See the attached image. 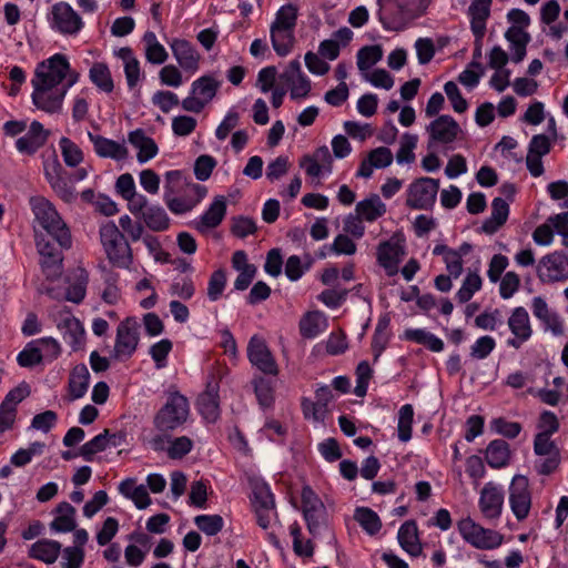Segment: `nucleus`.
I'll return each mask as SVG.
<instances>
[{
    "instance_id": "57",
    "label": "nucleus",
    "mask_w": 568,
    "mask_h": 568,
    "mask_svg": "<svg viewBox=\"0 0 568 568\" xmlns=\"http://www.w3.org/2000/svg\"><path fill=\"white\" fill-rule=\"evenodd\" d=\"M194 524L205 535L215 536L223 529L224 519L220 515H197Z\"/></svg>"
},
{
    "instance_id": "61",
    "label": "nucleus",
    "mask_w": 568,
    "mask_h": 568,
    "mask_svg": "<svg viewBox=\"0 0 568 568\" xmlns=\"http://www.w3.org/2000/svg\"><path fill=\"white\" fill-rule=\"evenodd\" d=\"M61 568H81L84 562V549L68 546L61 548Z\"/></svg>"
},
{
    "instance_id": "26",
    "label": "nucleus",
    "mask_w": 568,
    "mask_h": 568,
    "mask_svg": "<svg viewBox=\"0 0 568 568\" xmlns=\"http://www.w3.org/2000/svg\"><path fill=\"white\" fill-rule=\"evenodd\" d=\"M170 48L184 71L195 73L199 70L200 54L191 42L184 39H173Z\"/></svg>"
},
{
    "instance_id": "4",
    "label": "nucleus",
    "mask_w": 568,
    "mask_h": 568,
    "mask_svg": "<svg viewBox=\"0 0 568 568\" xmlns=\"http://www.w3.org/2000/svg\"><path fill=\"white\" fill-rule=\"evenodd\" d=\"M100 239L109 261L118 267H129L133 258L132 248L114 222L100 227Z\"/></svg>"
},
{
    "instance_id": "30",
    "label": "nucleus",
    "mask_w": 568,
    "mask_h": 568,
    "mask_svg": "<svg viewBox=\"0 0 568 568\" xmlns=\"http://www.w3.org/2000/svg\"><path fill=\"white\" fill-rule=\"evenodd\" d=\"M332 156L327 146L318 148L313 156H304L301 161V166L305 170V173L312 178H318L323 170L327 173L332 172Z\"/></svg>"
},
{
    "instance_id": "54",
    "label": "nucleus",
    "mask_w": 568,
    "mask_h": 568,
    "mask_svg": "<svg viewBox=\"0 0 568 568\" xmlns=\"http://www.w3.org/2000/svg\"><path fill=\"white\" fill-rule=\"evenodd\" d=\"M253 386L258 404L263 408L272 406L274 403V387L272 382L258 376L253 379Z\"/></svg>"
},
{
    "instance_id": "58",
    "label": "nucleus",
    "mask_w": 568,
    "mask_h": 568,
    "mask_svg": "<svg viewBox=\"0 0 568 568\" xmlns=\"http://www.w3.org/2000/svg\"><path fill=\"white\" fill-rule=\"evenodd\" d=\"M356 386L354 394L358 397H364L367 393L369 381L373 376V369L371 368L367 361H362L355 371Z\"/></svg>"
},
{
    "instance_id": "63",
    "label": "nucleus",
    "mask_w": 568,
    "mask_h": 568,
    "mask_svg": "<svg viewBox=\"0 0 568 568\" xmlns=\"http://www.w3.org/2000/svg\"><path fill=\"white\" fill-rule=\"evenodd\" d=\"M444 91L452 103L455 112L464 113L468 109L467 100L462 95L458 85L454 81H448L444 85Z\"/></svg>"
},
{
    "instance_id": "48",
    "label": "nucleus",
    "mask_w": 568,
    "mask_h": 568,
    "mask_svg": "<svg viewBox=\"0 0 568 568\" xmlns=\"http://www.w3.org/2000/svg\"><path fill=\"white\" fill-rule=\"evenodd\" d=\"M110 432L104 429L102 433L94 436L91 440L83 444L80 448L79 455L87 462H92L95 454L104 452L110 447Z\"/></svg>"
},
{
    "instance_id": "51",
    "label": "nucleus",
    "mask_w": 568,
    "mask_h": 568,
    "mask_svg": "<svg viewBox=\"0 0 568 568\" xmlns=\"http://www.w3.org/2000/svg\"><path fill=\"white\" fill-rule=\"evenodd\" d=\"M43 361L42 349L37 339L29 342L18 354L17 362L21 367H33Z\"/></svg>"
},
{
    "instance_id": "53",
    "label": "nucleus",
    "mask_w": 568,
    "mask_h": 568,
    "mask_svg": "<svg viewBox=\"0 0 568 568\" xmlns=\"http://www.w3.org/2000/svg\"><path fill=\"white\" fill-rule=\"evenodd\" d=\"M414 418V408L410 404H405L399 408L397 435L398 439L407 443L412 438V425Z\"/></svg>"
},
{
    "instance_id": "39",
    "label": "nucleus",
    "mask_w": 568,
    "mask_h": 568,
    "mask_svg": "<svg viewBox=\"0 0 568 568\" xmlns=\"http://www.w3.org/2000/svg\"><path fill=\"white\" fill-rule=\"evenodd\" d=\"M197 409L206 422H216L220 416L217 392L212 388L202 393L197 398Z\"/></svg>"
},
{
    "instance_id": "17",
    "label": "nucleus",
    "mask_w": 568,
    "mask_h": 568,
    "mask_svg": "<svg viewBox=\"0 0 568 568\" xmlns=\"http://www.w3.org/2000/svg\"><path fill=\"white\" fill-rule=\"evenodd\" d=\"M140 324L135 317H128L116 328L114 354L116 357H131L139 344Z\"/></svg>"
},
{
    "instance_id": "37",
    "label": "nucleus",
    "mask_w": 568,
    "mask_h": 568,
    "mask_svg": "<svg viewBox=\"0 0 568 568\" xmlns=\"http://www.w3.org/2000/svg\"><path fill=\"white\" fill-rule=\"evenodd\" d=\"M90 383V373L84 364L73 367L69 377V396L71 400L82 398L88 392Z\"/></svg>"
},
{
    "instance_id": "55",
    "label": "nucleus",
    "mask_w": 568,
    "mask_h": 568,
    "mask_svg": "<svg viewBox=\"0 0 568 568\" xmlns=\"http://www.w3.org/2000/svg\"><path fill=\"white\" fill-rule=\"evenodd\" d=\"M357 68L366 71L375 65L383 58V49L381 45H366L357 52Z\"/></svg>"
},
{
    "instance_id": "34",
    "label": "nucleus",
    "mask_w": 568,
    "mask_h": 568,
    "mask_svg": "<svg viewBox=\"0 0 568 568\" xmlns=\"http://www.w3.org/2000/svg\"><path fill=\"white\" fill-rule=\"evenodd\" d=\"M509 215V204L501 197H495L491 202V213L481 224V231L486 234L496 233L504 225Z\"/></svg>"
},
{
    "instance_id": "59",
    "label": "nucleus",
    "mask_w": 568,
    "mask_h": 568,
    "mask_svg": "<svg viewBox=\"0 0 568 568\" xmlns=\"http://www.w3.org/2000/svg\"><path fill=\"white\" fill-rule=\"evenodd\" d=\"M193 449V440L187 436L172 438L166 454L171 459H181Z\"/></svg>"
},
{
    "instance_id": "27",
    "label": "nucleus",
    "mask_w": 568,
    "mask_h": 568,
    "mask_svg": "<svg viewBox=\"0 0 568 568\" xmlns=\"http://www.w3.org/2000/svg\"><path fill=\"white\" fill-rule=\"evenodd\" d=\"M88 138L93 144L94 152L98 156L122 161L128 156V149L124 142H118L99 134L88 132Z\"/></svg>"
},
{
    "instance_id": "9",
    "label": "nucleus",
    "mask_w": 568,
    "mask_h": 568,
    "mask_svg": "<svg viewBox=\"0 0 568 568\" xmlns=\"http://www.w3.org/2000/svg\"><path fill=\"white\" fill-rule=\"evenodd\" d=\"M508 503L513 515L518 521L528 518L531 506L532 496L529 480L524 475H515L508 487Z\"/></svg>"
},
{
    "instance_id": "43",
    "label": "nucleus",
    "mask_w": 568,
    "mask_h": 568,
    "mask_svg": "<svg viewBox=\"0 0 568 568\" xmlns=\"http://www.w3.org/2000/svg\"><path fill=\"white\" fill-rule=\"evenodd\" d=\"M89 275L85 270L78 268L73 273V281L67 287L64 300L74 304H80L87 294Z\"/></svg>"
},
{
    "instance_id": "16",
    "label": "nucleus",
    "mask_w": 568,
    "mask_h": 568,
    "mask_svg": "<svg viewBox=\"0 0 568 568\" xmlns=\"http://www.w3.org/2000/svg\"><path fill=\"white\" fill-rule=\"evenodd\" d=\"M247 357L250 363L262 373L272 376L278 374L277 363L262 337L257 335L251 337L247 344Z\"/></svg>"
},
{
    "instance_id": "3",
    "label": "nucleus",
    "mask_w": 568,
    "mask_h": 568,
    "mask_svg": "<svg viewBox=\"0 0 568 568\" xmlns=\"http://www.w3.org/2000/svg\"><path fill=\"white\" fill-rule=\"evenodd\" d=\"M181 178L180 171H169L165 174L166 184L164 186V202L169 210L174 214H184L195 207L205 196L207 190L204 185L192 183L186 186L183 195H175L172 186L173 181Z\"/></svg>"
},
{
    "instance_id": "14",
    "label": "nucleus",
    "mask_w": 568,
    "mask_h": 568,
    "mask_svg": "<svg viewBox=\"0 0 568 568\" xmlns=\"http://www.w3.org/2000/svg\"><path fill=\"white\" fill-rule=\"evenodd\" d=\"M30 386L22 382L10 389L0 404V433L10 430L17 419L18 405L30 395Z\"/></svg>"
},
{
    "instance_id": "36",
    "label": "nucleus",
    "mask_w": 568,
    "mask_h": 568,
    "mask_svg": "<svg viewBox=\"0 0 568 568\" xmlns=\"http://www.w3.org/2000/svg\"><path fill=\"white\" fill-rule=\"evenodd\" d=\"M115 54L123 61L124 74L129 89L135 88L143 77L140 61L134 55L133 50L129 47L119 49Z\"/></svg>"
},
{
    "instance_id": "15",
    "label": "nucleus",
    "mask_w": 568,
    "mask_h": 568,
    "mask_svg": "<svg viewBox=\"0 0 568 568\" xmlns=\"http://www.w3.org/2000/svg\"><path fill=\"white\" fill-rule=\"evenodd\" d=\"M537 275L544 283L568 280V254L556 251L545 255L539 261Z\"/></svg>"
},
{
    "instance_id": "23",
    "label": "nucleus",
    "mask_w": 568,
    "mask_h": 568,
    "mask_svg": "<svg viewBox=\"0 0 568 568\" xmlns=\"http://www.w3.org/2000/svg\"><path fill=\"white\" fill-rule=\"evenodd\" d=\"M280 78L290 87L292 99L305 98L311 91V81L303 73L298 59L292 60Z\"/></svg>"
},
{
    "instance_id": "38",
    "label": "nucleus",
    "mask_w": 568,
    "mask_h": 568,
    "mask_svg": "<svg viewBox=\"0 0 568 568\" xmlns=\"http://www.w3.org/2000/svg\"><path fill=\"white\" fill-rule=\"evenodd\" d=\"M505 38L509 42V48L513 52V62H521L526 57L527 44L531 40L530 34L526 30L509 27L505 32Z\"/></svg>"
},
{
    "instance_id": "24",
    "label": "nucleus",
    "mask_w": 568,
    "mask_h": 568,
    "mask_svg": "<svg viewBox=\"0 0 568 568\" xmlns=\"http://www.w3.org/2000/svg\"><path fill=\"white\" fill-rule=\"evenodd\" d=\"M493 0H473L467 9L470 30L475 37V43L480 44L486 33V24L490 17Z\"/></svg>"
},
{
    "instance_id": "11",
    "label": "nucleus",
    "mask_w": 568,
    "mask_h": 568,
    "mask_svg": "<svg viewBox=\"0 0 568 568\" xmlns=\"http://www.w3.org/2000/svg\"><path fill=\"white\" fill-rule=\"evenodd\" d=\"M33 91L31 100L33 105L48 114H59L63 109V101L67 95L62 87H50L31 83Z\"/></svg>"
},
{
    "instance_id": "20",
    "label": "nucleus",
    "mask_w": 568,
    "mask_h": 568,
    "mask_svg": "<svg viewBox=\"0 0 568 568\" xmlns=\"http://www.w3.org/2000/svg\"><path fill=\"white\" fill-rule=\"evenodd\" d=\"M63 172L64 170L57 155H53L51 161H45L43 164V173L47 182L62 200L70 202L74 199L75 191L68 179L63 176Z\"/></svg>"
},
{
    "instance_id": "31",
    "label": "nucleus",
    "mask_w": 568,
    "mask_h": 568,
    "mask_svg": "<svg viewBox=\"0 0 568 568\" xmlns=\"http://www.w3.org/2000/svg\"><path fill=\"white\" fill-rule=\"evenodd\" d=\"M61 552V544L53 539L42 538L33 542L29 548V557L45 565L54 564Z\"/></svg>"
},
{
    "instance_id": "6",
    "label": "nucleus",
    "mask_w": 568,
    "mask_h": 568,
    "mask_svg": "<svg viewBox=\"0 0 568 568\" xmlns=\"http://www.w3.org/2000/svg\"><path fill=\"white\" fill-rule=\"evenodd\" d=\"M457 528L463 539L477 549H495L503 544L501 534L484 528L470 517L460 519Z\"/></svg>"
},
{
    "instance_id": "28",
    "label": "nucleus",
    "mask_w": 568,
    "mask_h": 568,
    "mask_svg": "<svg viewBox=\"0 0 568 568\" xmlns=\"http://www.w3.org/2000/svg\"><path fill=\"white\" fill-rule=\"evenodd\" d=\"M226 214V199L223 195L214 197L209 209L200 216L196 223L199 231L204 232L206 230L217 227Z\"/></svg>"
},
{
    "instance_id": "42",
    "label": "nucleus",
    "mask_w": 568,
    "mask_h": 568,
    "mask_svg": "<svg viewBox=\"0 0 568 568\" xmlns=\"http://www.w3.org/2000/svg\"><path fill=\"white\" fill-rule=\"evenodd\" d=\"M140 219L143 221L144 225L153 232H162L170 226L168 213L158 204H151Z\"/></svg>"
},
{
    "instance_id": "32",
    "label": "nucleus",
    "mask_w": 568,
    "mask_h": 568,
    "mask_svg": "<svg viewBox=\"0 0 568 568\" xmlns=\"http://www.w3.org/2000/svg\"><path fill=\"white\" fill-rule=\"evenodd\" d=\"M129 142L139 150L138 161L145 163L158 154V145L154 140L145 134L142 129L131 131L128 135Z\"/></svg>"
},
{
    "instance_id": "52",
    "label": "nucleus",
    "mask_w": 568,
    "mask_h": 568,
    "mask_svg": "<svg viewBox=\"0 0 568 568\" xmlns=\"http://www.w3.org/2000/svg\"><path fill=\"white\" fill-rule=\"evenodd\" d=\"M418 138L415 134L404 133L400 139L399 149L396 153L398 164H410L415 161L414 150L417 146Z\"/></svg>"
},
{
    "instance_id": "29",
    "label": "nucleus",
    "mask_w": 568,
    "mask_h": 568,
    "mask_svg": "<svg viewBox=\"0 0 568 568\" xmlns=\"http://www.w3.org/2000/svg\"><path fill=\"white\" fill-rule=\"evenodd\" d=\"M75 508L67 503L61 501L54 509V518L50 523V530L53 532H71L77 528Z\"/></svg>"
},
{
    "instance_id": "1",
    "label": "nucleus",
    "mask_w": 568,
    "mask_h": 568,
    "mask_svg": "<svg viewBox=\"0 0 568 568\" xmlns=\"http://www.w3.org/2000/svg\"><path fill=\"white\" fill-rule=\"evenodd\" d=\"M33 215L32 231L40 266L48 280H55L62 273L63 250L72 246L69 226L51 201L42 195L29 197Z\"/></svg>"
},
{
    "instance_id": "46",
    "label": "nucleus",
    "mask_w": 568,
    "mask_h": 568,
    "mask_svg": "<svg viewBox=\"0 0 568 568\" xmlns=\"http://www.w3.org/2000/svg\"><path fill=\"white\" fill-rule=\"evenodd\" d=\"M294 39L293 29L271 27L272 45L280 57H285L292 51Z\"/></svg>"
},
{
    "instance_id": "62",
    "label": "nucleus",
    "mask_w": 568,
    "mask_h": 568,
    "mask_svg": "<svg viewBox=\"0 0 568 568\" xmlns=\"http://www.w3.org/2000/svg\"><path fill=\"white\" fill-rule=\"evenodd\" d=\"M226 286V274L224 270L214 271L209 280L207 284V297L210 301H217Z\"/></svg>"
},
{
    "instance_id": "56",
    "label": "nucleus",
    "mask_w": 568,
    "mask_h": 568,
    "mask_svg": "<svg viewBox=\"0 0 568 568\" xmlns=\"http://www.w3.org/2000/svg\"><path fill=\"white\" fill-rule=\"evenodd\" d=\"M481 285L483 281L478 273H468L456 293V298L462 304L468 302L481 288Z\"/></svg>"
},
{
    "instance_id": "44",
    "label": "nucleus",
    "mask_w": 568,
    "mask_h": 568,
    "mask_svg": "<svg viewBox=\"0 0 568 568\" xmlns=\"http://www.w3.org/2000/svg\"><path fill=\"white\" fill-rule=\"evenodd\" d=\"M89 79L101 92L111 93L114 89L111 71L103 62H94L92 64L89 70Z\"/></svg>"
},
{
    "instance_id": "45",
    "label": "nucleus",
    "mask_w": 568,
    "mask_h": 568,
    "mask_svg": "<svg viewBox=\"0 0 568 568\" xmlns=\"http://www.w3.org/2000/svg\"><path fill=\"white\" fill-rule=\"evenodd\" d=\"M404 335L407 341L424 345L432 352L439 353L444 349V342L424 328H409Z\"/></svg>"
},
{
    "instance_id": "5",
    "label": "nucleus",
    "mask_w": 568,
    "mask_h": 568,
    "mask_svg": "<svg viewBox=\"0 0 568 568\" xmlns=\"http://www.w3.org/2000/svg\"><path fill=\"white\" fill-rule=\"evenodd\" d=\"M393 4L397 9V14L388 18L384 17L379 10V20L386 30L398 31L403 29L405 19H416L423 17L433 0H378L379 6Z\"/></svg>"
},
{
    "instance_id": "21",
    "label": "nucleus",
    "mask_w": 568,
    "mask_h": 568,
    "mask_svg": "<svg viewBox=\"0 0 568 568\" xmlns=\"http://www.w3.org/2000/svg\"><path fill=\"white\" fill-rule=\"evenodd\" d=\"M405 255V247L394 237L383 241L377 246L376 258L381 267H383L388 276L398 273V266Z\"/></svg>"
},
{
    "instance_id": "40",
    "label": "nucleus",
    "mask_w": 568,
    "mask_h": 568,
    "mask_svg": "<svg viewBox=\"0 0 568 568\" xmlns=\"http://www.w3.org/2000/svg\"><path fill=\"white\" fill-rule=\"evenodd\" d=\"M356 212L363 220L374 222L386 213V205L377 194H372L356 204Z\"/></svg>"
},
{
    "instance_id": "49",
    "label": "nucleus",
    "mask_w": 568,
    "mask_h": 568,
    "mask_svg": "<svg viewBox=\"0 0 568 568\" xmlns=\"http://www.w3.org/2000/svg\"><path fill=\"white\" fill-rule=\"evenodd\" d=\"M354 519L368 535L377 534L382 528V521L378 515L367 507H358L355 510Z\"/></svg>"
},
{
    "instance_id": "18",
    "label": "nucleus",
    "mask_w": 568,
    "mask_h": 568,
    "mask_svg": "<svg viewBox=\"0 0 568 568\" xmlns=\"http://www.w3.org/2000/svg\"><path fill=\"white\" fill-rule=\"evenodd\" d=\"M50 135V130L38 120H33L26 133L16 140L14 146L20 154L32 156L47 144Z\"/></svg>"
},
{
    "instance_id": "7",
    "label": "nucleus",
    "mask_w": 568,
    "mask_h": 568,
    "mask_svg": "<svg viewBox=\"0 0 568 568\" xmlns=\"http://www.w3.org/2000/svg\"><path fill=\"white\" fill-rule=\"evenodd\" d=\"M68 73V58L62 53H55L37 64L31 83L61 87Z\"/></svg>"
},
{
    "instance_id": "25",
    "label": "nucleus",
    "mask_w": 568,
    "mask_h": 568,
    "mask_svg": "<svg viewBox=\"0 0 568 568\" xmlns=\"http://www.w3.org/2000/svg\"><path fill=\"white\" fill-rule=\"evenodd\" d=\"M58 328L61 331L63 339L72 351L77 352L82 348L85 334L84 327L70 311H63L61 320L58 323Z\"/></svg>"
},
{
    "instance_id": "35",
    "label": "nucleus",
    "mask_w": 568,
    "mask_h": 568,
    "mask_svg": "<svg viewBox=\"0 0 568 568\" xmlns=\"http://www.w3.org/2000/svg\"><path fill=\"white\" fill-rule=\"evenodd\" d=\"M510 447L504 439L491 440L485 450L487 464L494 469H500L508 466L510 462Z\"/></svg>"
},
{
    "instance_id": "60",
    "label": "nucleus",
    "mask_w": 568,
    "mask_h": 568,
    "mask_svg": "<svg viewBox=\"0 0 568 568\" xmlns=\"http://www.w3.org/2000/svg\"><path fill=\"white\" fill-rule=\"evenodd\" d=\"M252 504L255 510L274 509V496L267 485H258L253 489Z\"/></svg>"
},
{
    "instance_id": "64",
    "label": "nucleus",
    "mask_w": 568,
    "mask_h": 568,
    "mask_svg": "<svg viewBox=\"0 0 568 568\" xmlns=\"http://www.w3.org/2000/svg\"><path fill=\"white\" fill-rule=\"evenodd\" d=\"M560 424L555 413L550 410H544L538 419L536 435L552 436L559 430Z\"/></svg>"
},
{
    "instance_id": "41",
    "label": "nucleus",
    "mask_w": 568,
    "mask_h": 568,
    "mask_svg": "<svg viewBox=\"0 0 568 568\" xmlns=\"http://www.w3.org/2000/svg\"><path fill=\"white\" fill-rule=\"evenodd\" d=\"M221 87V81L213 75L205 74L193 81L191 85V94L197 95L205 103H210L216 95Z\"/></svg>"
},
{
    "instance_id": "2",
    "label": "nucleus",
    "mask_w": 568,
    "mask_h": 568,
    "mask_svg": "<svg viewBox=\"0 0 568 568\" xmlns=\"http://www.w3.org/2000/svg\"><path fill=\"white\" fill-rule=\"evenodd\" d=\"M189 415L187 398L174 392L168 396L165 404L154 415L153 426L160 433H173L186 423Z\"/></svg>"
},
{
    "instance_id": "10",
    "label": "nucleus",
    "mask_w": 568,
    "mask_h": 568,
    "mask_svg": "<svg viewBox=\"0 0 568 568\" xmlns=\"http://www.w3.org/2000/svg\"><path fill=\"white\" fill-rule=\"evenodd\" d=\"M439 190V180L419 178L413 181L407 189V206L415 210H428L435 202Z\"/></svg>"
},
{
    "instance_id": "47",
    "label": "nucleus",
    "mask_w": 568,
    "mask_h": 568,
    "mask_svg": "<svg viewBox=\"0 0 568 568\" xmlns=\"http://www.w3.org/2000/svg\"><path fill=\"white\" fill-rule=\"evenodd\" d=\"M325 326L326 320L320 312H308L300 321V333L305 338H315Z\"/></svg>"
},
{
    "instance_id": "22",
    "label": "nucleus",
    "mask_w": 568,
    "mask_h": 568,
    "mask_svg": "<svg viewBox=\"0 0 568 568\" xmlns=\"http://www.w3.org/2000/svg\"><path fill=\"white\" fill-rule=\"evenodd\" d=\"M430 148L433 143L448 144L454 142L460 133V126L450 115H439L427 126Z\"/></svg>"
},
{
    "instance_id": "8",
    "label": "nucleus",
    "mask_w": 568,
    "mask_h": 568,
    "mask_svg": "<svg viewBox=\"0 0 568 568\" xmlns=\"http://www.w3.org/2000/svg\"><path fill=\"white\" fill-rule=\"evenodd\" d=\"M50 28L63 36H77L84 27L79 13L65 1L54 3L48 13Z\"/></svg>"
},
{
    "instance_id": "12",
    "label": "nucleus",
    "mask_w": 568,
    "mask_h": 568,
    "mask_svg": "<svg viewBox=\"0 0 568 568\" xmlns=\"http://www.w3.org/2000/svg\"><path fill=\"white\" fill-rule=\"evenodd\" d=\"M505 501V490L500 484L488 481L479 491L478 508L487 520H498Z\"/></svg>"
},
{
    "instance_id": "19",
    "label": "nucleus",
    "mask_w": 568,
    "mask_h": 568,
    "mask_svg": "<svg viewBox=\"0 0 568 568\" xmlns=\"http://www.w3.org/2000/svg\"><path fill=\"white\" fill-rule=\"evenodd\" d=\"M507 325L513 334V337L506 342L509 347L519 349L532 335L529 314L523 306H517L511 311Z\"/></svg>"
},
{
    "instance_id": "50",
    "label": "nucleus",
    "mask_w": 568,
    "mask_h": 568,
    "mask_svg": "<svg viewBox=\"0 0 568 568\" xmlns=\"http://www.w3.org/2000/svg\"><path fill=\"white\" fill-rule=\"evenodd\" d=\"M59 148L65 165L75 168L82 163L84 156L80 146L71 139L62 136L59 140Z\"/></svg>"
},
{
    "instance_id": "33",
    "label": "nucleus",
    "mask_w": 568,
    "mask_h": 568,
    "mask_svg": "<svg viewBox=\"0 0 568 568\" xmlns=\"http://www.w3.org/2000/svg\"><path fill=\"white\" fill-rule=\"evenodd\" d=\"M397 539L400 547L410 556L418 557L422 554V545L415 521H405L398 529Z\"/></svg>"
},
{
    "instance_id": "13",
    "label": "nucleus",
    "mask_w": 568,
    "mask_h": 568,
    "mask_svg": "<svg viewBox=\"0 0 568 568\" xmlns=\"http://www.w3.org/2000/svg\"><path fill=\"white\" fill-rule=\"evenodd\" d=\"M302 510L310 534L317 536L324 525L325 506L315 491L305 486L302 489Z\"/></svg>"
}]
</instances>
